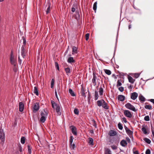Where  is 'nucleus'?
<instances>
[{
    "label": "nucleus",
    "instance_id": "f257e3e1",
    "mask_svg": "<svg viewBox=\"0 0 154 154\" xmlns=\"http://www.w3.org/2000/svg\"><path fill=\"white\" fill-rule=\"evenodd\" d=\"M23 45H22L21 48L20 53L22 58L24 59L25 58L26 54V40L24 38H23Z\"/></svg>",
    "mask_w": 154,
    "mask_h": 154
},
{
    "label": "nucleus",
    "instance_id": "f03ea898",
    "mask_svg": "<svg viewBox=\"0 0 154 154\" xmlns=\"http://www.w3.org/2000/svg\"><path fill=\"white\" fill-rule=\"evenodd\" d=\"M51 103L53 108L56 110L58 115H60L61 112L60 111V107L59 105L57 104L53 100L51 101Z\"/></svg>",
    "mask_w": 154,
    "mask_h": 154
},
{
    "label": "nucleus",
    "instance_id": "7ed1b4c3",
    "mask_svg": "<svg viewBox=\"0 0 154 154\" xmlns=\"http://www.w3.org/2000/svg\"><path fill=\"white\" fill-rule=\"evenodd\" d=\"M48 115V113L45 110L43 111H42L41 113V118H40V121L41 122L44 123L45 121L47 116Z\"/></svg>",
    "mask_w": 154,
    "mask_h": 154
},
{
    "label": "nucleus",
    "instance_id": "20e7f679",
    "mask_svg": "<svg viewBox=\"0 0 154 154\" xmlns=\"http://www.w3.org/2000/svg\"><path fill=\"white\" fill-rule=\"evenodd\" d=\"M125 106L126 108L131 110H132L134 112H136L137 111V109H136L135 107L131 103H128L125 104Z\"/></svg>",
    "mask_w": 154,
    "mask_h": 154
},
{
    "label": "nucleus",
    "instance_id": "39448f33",
    "mask_svg": "<svg viewBox=\"0 0 154 154\" xmlns=\"http://www.w3.org/2000/svg\"><path fill=\"white\" fill-rule=\"evenodd\" d=\"M32 111L33 112L35 113L39 109V105L38 103H34L32 106Z\"/></svg>",
    "mask_w": 154,
    "mask_h": 154
},
{
    "label": "nucleus",
    "instance_id": "423d86ee",
    "mask_svg": "<svg viewBox=\"0 0 154 154\" xmlns=\"http://www.w3.org/2000/svg\"><path fill=\"white\" fill-rule=\"evenodd\" d=\"M10 61L11 64L14 65V66H16V60L14 58L13 53L11 51L10 57Z\"/></svg>",
    "mask_w": 154,
    "mask_h": 154
},
{
    "label": "nucleus",
    "instance_id": "0eeeda50",
    "mask_svg": "<svg viewBox=\"0 0 154 154\" xmlns=\"http://www.w3.org/2000/svg\"><path fill=\"white\" fill-rule=\"evenodd\" d=\"M124 115L127 117L131 118L132 117V115L131 112L128 110H125L124 111Z\"/></svg>",
    "mask_w": 154,
    "mask_h": 154
},
{
    "label": "nucleus",
    "instance_id": "6e6552de",
    "mask_svg": "<svg viewBox=\"0 0 154 154\" xmlns=\"http://www.w3.org/2000/svg\"><path fill=\"white\" fill-rule=\"evenodd\" d=\"M72 133L75 136L77 135L76 128L74 126H71L70 127Z\"/></svg>",
    "mask_w": 154,
    "mask_h": 154
},
{
    "label": "nucleus",
    "instance_id": "1a4fd4ad",
    "mask_svg": "<svg viewBox=\"0 0 154 154\" xmlns=\"http://www.w3.org/2000/svg\"><path fill=\"white\" fill-rule=\"evenodd\" d=\"M138 94L137 93L134 92L131 93V98L133 100H135L137 97Z\"/></svg>",
    "mask_w": 154,
    "mask_h": 154
},
{
    "label": "nucleus",
    "instance_id": "9d476101",
    "mask_svg": "<svg viewBox=\"0 0 154 154\" xmlns=\"http://www.w3.org/2000/svg\"><path fill=\"white\" fill-rule=\"evenodd\" d=\"M19 106L20 111L22 112L23 111L24 107V105L23 103L22 102L19 103Z\"/></svg>",
    "mask_w": 154,
    "mask_h": 154
},
{
    "label": "nucleus",
    "instance_id": "9b49d317",
    "mask_svg": "<svg viewBox=\"0 0 154 154\" xmlns=\"http://www.w3.org/2000/svg\"><path fill=\"white\" fill-rule=\"evenodd\" d=\"M125 130L127 134H128L130 137L132 135L133 133V131H131L127 128H125Z\"/></svg>",
    "mask_w": 154,
    "mask_h": 154
},
{
    "label": "nucleus",
    "instance_id": "f8f14e48",
    "mask_svg": "<svg viewBox=\"0 0 154 154\" xmlns=\"http://www.w3.org/2000/svg\"><path fill=\"white\" fill-rule=\"evenodd\" d=\"M118 99L121 101H123L125 100V97L123 95H119L118 96Z\"/></svg>",
    "mask_w": 154,
    "mask_h": 154
},
{
    "label": "nucleus",
    "instance_id": "ddd939ff",
    "mask_svg": "<svg viewBox=\"0 0 154 154\" xmlns=\"http://www.w3.org/2000/svg\"><path fill=\"white\" fill-rule=\"evenodd\" d=\"M97 79V76L95 75L93 73V77L92 79V82L93 83V85L95 86L96 85L97 82L96 81V79Z\"/></svg>",
    "mask_w": 154,
    "mask_h": 154
},
{
    "label": "nucleus",
    "instance_id": "4468645a",
    "mask_svg": "<svg viewBox=\"0 0 154 154\" xmlns=\"http://www.w3.org/2000/svg\"><path fill=\"white\" fill-rule=\"evenodd\" d=\"M104 101H105L103 99L98 100L97 101V103L98 106L99 107L102 106Z\"/></svg>",
    "mask_w": 154,
    "mask_h": 154
},
{
    "label": "nucleus",
    "instance_id": "2eb2a0df",
    "mask_svg": "<svg viewBox=\"0 0 154 154\" xmlns=\"http://www.w3.org/2000/svg\"><path fill=\"white\" fill-rule=\"evenodd\" d=\"M120 144L123 147H125L127 145V142L125 140H122L120 142Z\"/></svg>",
    "mask_w": 154,
    "mask_h": 154
},
{
    "label": "nucleus",
    "instance_id": "dca6fc26",
    "mask_svg": "<svg viewBox=\"0 0 154 154\" xmlns=\"http://www.w3.org/2000/svg\"><path fill=\"white\" fill-rule=\"evenodd\" d=\"M116 132L113 130H111L109 133V135L111 136H116Z\"/></svg>",
    "mask_w": 154,
    "mask_h": 154
},
{
    "label": "nucleus",
    "instance_id": "f3484780",
    "mask_svg": "<svg viewBox=\"0 0 154 154\" xmlns=\"http://www.w3.org/2000/svg\"><path fill=\"white\" fill-rule=\"evenodd\" d=\"M102 106L103 108L106 109H109V106L108 104L107 103L105 102V101H104Z\"/></svg>",
    "mask_w": 154,
    "mask_h": 154
},
{
    "label": "nucleus",
    "instance_id": "a211bd4d",
    "mask_svg": "<svg viewBox=\"0 0 154 154\" xmlns=\"http://www.w3.org/2000/svg\"><path fill=\"white\" fill-rule=\"evenodd\" d=\"M72 54H76L77 53V48L76 47H72Z\"/></svg>",
    "mask_w": 154,
    "mask_h": 154
},
{
    "label": "nucleus",
    "instance_id": "6ab92c4d",
    "mask_svg": "<svg viewBox=\"0 0 154 154\" xmlns=\"http://www.w3.org/2000/svg\"><path fill=\"white\" fill-rule=\"evenodd\" d=\"M67 61L69 63H71L74 62V60L73 59V57H71L69 58Z\"/></svg>",
    "mask_w": 154,
    "mask_h": 154
},
{
    "label": "nucleus",
    "instance_id": "aec40b11",
    "mask_svg": "<svg viewBox=\"0 0 154 154\" xmlns=\"http://www.w3.org/2000/svg\"><path fill=\"white\" fill-rule=\"evenodd\" d=\"M88 143L89 145L93 146V140L91 138H89L88 139Z\"/></svg>",
    "mask_w": 154,
    "mask_h": 154
},
{
    "label": "nucleus",
    "instance_id": "412c9836",
    "mask_svg": "<svg viewBox=\"0 0 154 154\" xmlns=\"http://www.w3.org/2000/svg\"><path fill=\"white\" fill-rule=\"evenodd\" d=\"M94 100H96L98 99L99 95L97 91H95L94 94Z\"/></svg>",
    "mask_w": 154,
    "mask_h": 154
},
{
    "label": "nucleus",
    "instance_id": "4be33fe9",
    "mask_svg": "<svg viewBox=\"0 0 154 154\" xmlns=\"http://www.w3.org/2000/svg\"><path fill=\"white\" fill-rule=\"evenodd\" d=\"M81 93L82 95L84 97H86V95L83 88L82 87L81 89Z\"/></svg>",
    "mask_w": 154,
    "mask_h": 154
},
{
    "label": "nucleus",
    "instance_id": "5701e85b",
    "mask_svg": "<svg viewBox=\"0 0 154 154\" xmlns=\"http://www.w3.org/2000/svg\"><path fill=\"white\" fill-rule=\"evenodd\" d=\"M129 82L131 83H133L134 81V80L131 76H129L128 77Z\"/></svg>",
    "mask_w": 154,
    "mask_h": 154
},
{
    "label": "nucleus",
    "instance_id": "b1692460",
    "mask_svg": "<svg viewBox=\"0 0 154 154\" xmlns=\"http://www.w3.org/2000/svg\"><path fill=\"white\" fill-rule=\"evenodd\" d=\"M99 93L100 95V96H102L103 95V89L101 86H100L99 88Z\"/></svg>",
    "mask_w": 154,
    "mask_h": 154
},
{
    "label": "nucleus",
    "instance_id": "393cba45",
    "mask_svg": "<svg viewBox=\"0 0 154 154\" xmlns=\"http://www.w3.org/2000/svg\"><path fill=\"white\" fill-rule=\"evenodd\" d=\"M5 137V134L3 130H0V137Z\"/></svg>",
    "mask_w": 154,
    "mask_h": 154
},
{
    "label": "nucleus",
    "instance_id": "a878e982",
    "mask_svg": "<svg viewBox=\"0 0 154 154\" xmlns=\"http://www.w3.org/2000/svg\"><path fill=\"white\" fill-rule=\"evenodd\" d=\"M5 141V137H0V143L3 145Z\"/></svg>",
    "mask_w": 154,
    "mask_h": 154
},
{
    "label": "nucleus",
    "instance_id": "bb28decb",
    "mask_svg": "<svg viewBox=\"0 0 154 154\" xmlns=\"http://www.w3.org/2000/svg\"><path fill=\"white\" fill-rule=\"evenodd\" d=\"M139 97V100L142 102H144L145 100V98L141 95H140Z\"/></svg>",
    "mask_w": 154,
    "mask_h": 154
},
{
    "label": "nucleus",
    "instance_id": "cd10ccee",
    "mask_svg": "<svg viewBox=\"0 0 154 154\" xmlns=\"http://www.w3.org/2000/svg\"><path fill=\"white\" fill-rule=\"evenodd\" d=\"M69 92L72 96L74 97L75 96V95L74 94V92L72 89H69Z\"/></svg>",
    "mask_w": 154,
    "mask_h": 154
},
{
    "label": "nucleus",
    "instance_id": "c85d7f7f",
    "mask_svg": "<svg viewBox=\"0 0 154 154\" xmlns=\"http://www.w3.org/2000/svg\"><path fill=\"white\" fill-rule=\"evenodd\" d=\"M141 130L144 134H147L146 129L145 127H143L141 128Z\"/></svg>",
    "mask_w": 154,
    "mask_h": 154
},
{
    "label": "nucleus",
    "instance_id": "c756f323",
    "mask_svg": "<svg viewBox=\"0 0 154 154\" xmlns=\"http://www.w3.org/2000/svg\"><path fill=\"white\" fill-rule=\"evenodd\" d=\"M34 92L36 94V95H38V89L36 87H34Z\"/></svg>",
    "mask_w": 154,
    "mask_h": 154
},
{
    "label": "nucleus",
    "instance_id": "7c9ffc66",
    "mask_svg": "<svg viewBox=\"0 0 154 154\" xmlns=\"http://www.w3.org/2000/svg\"><path fill=\"white\" fill-rule=\"evenodd\" d=\"M65 70L67 74H68L70 73V70L69 68H65Z\"/></svg>",
    "mask_w": 154,
    "mask_h": 154
},
{
    "label": "nucleus",
    "instance_id": "2f4dec72",
    "mask_svg": "<svg viewBox=\"0 0 154 154\" xmlns=\"http://www.w3.org/2000/svg\"><path fill=\"white\" fill-rule=\"evenodd\" d=\"M144 140L146 143H147L148 144H150L151 143V141L150 140L147 138H144L143 139Z\"/></svg>",
    "mask_w": 154,
    "mask_h": 154
},
{
    "label": "nucleus",
    "instance_id": "473e14b6",
    "mask_svg": "<svg viewBox=\"0 0 154 154\" xmlns=\"http://www.w3.org/2000/svg\"><path fill=\"white\" fill-rule=\"evenodd\" d=\"M28 154H31V150L32 149V148L30 147V146L28 145Z\"/></svg>",
    "mask_w": 154,
    "mask_h": 154
},
{
    "label": "nucleus",
    "instance_id": "72a5a7b5",
    "mask_svg": "<svg viewBox=\"0 0 154 154\" xmlns=\"http://www.w3.org/2000/svg\"><path fill=\"white\" fill-rule=\"evenodd\" d=\"M118 126L119 128L121 130H122L123 129V126L119 122L118 124Z\"/></svg>",
    "mask_w": 154,
    "mask_h": 154
},
{
    "label": "nucleus",
    "instance_id": "f704fd0d",
    "mask_svg": "<svg viewBox=\"0 0 154 154\" xmlns=\"http://www.w3.org/2000/svg\"><path fill=\"white\" fill-rule=\"evenodd\" d=\"M97 8V2H95L93 5V10L95 11L96 10Z\"/></svg>",
    "mask_w": 154,
    "mask_h": 154
},
{
    "label": "nucleus",
    "instance_id": "c9c22d12",
    "mask_svg": "<svg viewBox=\"0 0 154 154\" xmlns=\"http://www.w3.org/2000/svg\"><path fill=\"white\" fill-rule=\"evenodd\" d=\"M105 72L106 74L109 75H110L111 73V71L110 70L108 69L105 70Z\"/></svg>",
    "mask_w": 154,
    "mask_h": 154
},
{
    "label": "nucleus",
    "instance_id": "e433bc0d",
    "mask_svg": "<svg viewBox=\"0 0 154 154\" xmlns=\"http://www.w3.org/2000/svg\"><path fill=\"white\" fill-rule=\"evenodd\" d=\"M25 137H23L21 139V142L22 144H24L25 143Z\"/></svg>",
    "mask_w": 154,
    "mask_h": 154
},
{
    "label": "nucleus",
    "instance_id": "4c0bfd02",
    "mask_svg": "<svg viewBox=\"0 0 154 154\" xmlns=\"http://www.w3.org/2000/svg\"><path fill=\"white\" fill-rule=\"evenodd\" d=\"M54 80V79H52L51 83V88H52L53 87Z\"/></svg>",
    "mask_w": 154,
    "mask_h": 154
},
{
    "label": "nucleus",
    "instance_id": "58836bf2",
    "mask_svg": "<svg viewBox=\"0 0 154 154\" xmlns=\"http://www.w3.org/2000/svg\"><path fill=\"white\" fill-rule=\"evenodd\" d=\"M70 148L74 150L75 149V145L74 143H73V144L72 143V145L70 144Z\"/></svg>",
    "mask_w": 154,
    "mask_h": 154
},
{
    "label": "nucleus",
    "instance_id": "ea45409f",
    "mask_svg": "<svg viewBox=\"0 0 154 154\" xmlns=\"http://www.w3.org/2000/svg\"><path fill=\"white\" fill-rule=\"evenodd\" d=\"M145 108L146 109H152V106L149 105H146L145 106Z\"/></svg>",
    "mask_w": 154,
    "mask_h": 154
},
{
    "label": "nucleus",
    "instance_id": "a19ab883",
    "mask_svg": "<svg viewBox=\"0 0 154 154\" xmlns=\"http://www.w3.org/2000/svg\"><path fill=\"white\" fill-rule=\"evenodd\" d=\"M74 113L76 115H78L79 114V111L77 109H74Z\"/></svg>",
    "mask_w": 154,
    "mask_h": 154
},
{
    "label": "nucleus",
    "instance_id": "79ce46f5",
    "mask_svg": "<svg viewBox=\"0 0 154 154\" xmlns=\"http://www.w3.org/2000/svg\"><path fill=\"white\" fill-rule=\"evenodd\" d=\"M73 140V138L72 136H70V140H69V143L70 144H71L72 143V142Z\"/></svg>",
    "mask_w": 154,
    "mask_h": 154
},
{
    "label": "nucleus",
    "instance_id": "37998d69",
    "mask_svg": "<svg viewBox=\"0 0 154 154\" xmlns=\"http://www.w3.org/2000/svg\"><path fill=\"white\" fill-rule=\"evenodd\" d=\"M144 119L145 121H148L149 120V116H145L144 118Z\"/></svg>",
    "mask_w": 154,
    "mask_h": 154
},
{
    "label": "nucleus",
    "instance_id": "c03bdc74",
    "mask_svg": "<svg viewBox=\"0 0 154 154\" xmlns=\"http://www.w3.org/2000/svg\"><path fill=\"white\" fill-rule=\"evenodd\" d=\"M122 84L121 82V81L119 80L117 82V87L121 86L122 85Z\"/></svg>",
    "mask_w": 154,
    "mask_h": 154
},
{
    "label": "nucleus",
    "instance_id": "a18cd8bd",
    "mask_svg": "<svg viewBox=\"0 0 154 154\" xmlns=\"http://www.w3.org/2000/svg\"><path fill=\"white\" fill-rule=\"evenodd\" d=\"M140 73H136L134 74V77L135 78H138L140 76Z\"/></svg>",
    "mask_w": 154,
    "mask_h": 154
},
{
    "label": "nucleus",
    "instance_id": "49530a36",
    "mask_svg": "<svg viewBox=\"0 0 154 154\" xmlns=\"http://www.w3.org/2000/svg\"><path fill=\"white\" fill-rule=\"evenodd\" d=\"M50 5H49V6L48 7V8L47 11H46V14H47L48 13H49L50 11Z\"/></svg>",
    "mask_w": 154,
    "mask_h": 154
},
{
    "label": "nucleus",
    "instance_id": "de8ad7c7",
    "mask_svg": "<svg viewBox=\"0 0 154 154\" xmlns=\"http://www.w3.org/2000/svg\"><path fill=\"white\" fill-rule=\"evenodd\" d=\"M55 66L56 69L58 70H59V67L58 63L57 62H55Z\"/></svg>",
    "mask_w": 154,
    "mask_h": 154
},
{
    "label": "nucleus",
    "instance_id": "09e8293b",
    "mask_svg": "<svg viewBox=\"0 0 154 154\" xmlns=\"http://www.w3.org/2000/svg\"><path fill=\"white\" fill-rule=\"evenodd\" d=\"M89 36V33H87L85 35V39L87 41L88 39Z\"/></svg>",
    "mask_w": 154,
    "mask_h": 154
},
{
    "label": "nucleus",
    "instance_id": "8fccbe9b",
    "mask_svg": "<svg viewBox=\"0 0 154 154\" xmlns=\"http://www.w3.org/2000/svg\"><path fill=\"white\" fill-rule=\"evenodd\" d=\"M22 59H20V55L19 54L18 57V62L20 64H21L22 62Z\"/></svg>",
    "mask_w": 154,
    "mask_h": 154
},
{
    "label": "nucleus",
    "instance_id": "3c124183",
    "mask_svg": "<svg viewBox=\"0 0 154 154\" xmlns=\"http://www.w3.org/2000/svg\"><path fill=\"white\" fill-rule=\"evenodd\" d=\"M150 153H151V152H150V149H147V150H146V152H145L146 154H150Z\"/></svg>",
    "mask_w": 154,
    "mask_h": 154
},
{
    "label": "nucleus",
    "instance_id": "603ef678",
    "mask_svg": "<svg viewBox=\"0 0 154 154\" xmlns=\"http://www.w3.org/2000/svg\"><path fill=\"white\" fill-rule=\"evenodd\" d=\"M106 154H111V152L110 150L108 149L106 151Z\"/></svg>",
    "mask_w": 154,
    "mask_h": 154
},
{
    "label": "nucleus",
    "instance_id": "864d4df0",
    "mask_svg": "<svg viewBox=\"0 0 154 154\" xmlns=\"http://www.w3.org/2000/svg\"><path fill=\"white\" fill-rule=\"evenodd\" d=\"M119 90L121 92H122L124 91V88L122 87H120L119 88Z\"/></svg>",
    "mask_w": 154,
    "mask_h": 154
},
{
    "label": "nucleus",
    "instance_id": "5fc2aeb1",
    "mask_svg": "<svg viewBox=\"0 0 154 154\" xmlns=\"http://www.w3.org/2000/svg\"><path fill=\"white\" fill-rule=\"evenodd\" d=\"M112 149L113 150L116 149H117V147L115 145H113L111 146Z\"/></svg>",
    "mask_w": 154,
    "mask_h": 154
},
{
    "label": "nucleus",
    "instance_id": "6e6d98bb",
    "mask_svg": "<svg viewBox=\"0 0 154 154\" xmlns=\"http://www.w3.org/2000/svg\"><path fill=\"white\" fill-rule=\"evenodd\" d=\"M55 96H56V98H57V100L59 101V99L58 97V96L57 95V92L56 91H55Z\"/></svg>",
    "mask_w": 154,
    "mask_h": 154
},
{
    "label": "nucleus",
    "instance_id": "4d7b16f0",
    "mask_svg": "<svg viewBox=\"0 0 154 154\" xmlns=\"http://www.w3.org/2000/svg\"><path fill=\"white\" fill-rule=\"evenodd\" d=\"M126 140L129 143H130L131 142V140H130V139H129V138H128V137H127L126 138Z\"/></svg>",
    "mask_w": 154,
    "mask_h": 154
},
{
    "label": "nucleus",
    "instance_id": "13d9d810",
    "mask_svg": "<svg viewBox=\"0 0 154 154\" xmlns=\"http://www.w3.org/2000/svg\"><path fill=\"white\" fill-rule=\"evenodd\" d=\"M122 119L123 121L125 123H126L127 122V121L126 120V119L125 117H123L122 118Z\"/></svg>",
    "mask_w": 154,
    "mask_h": 154
},
{
    "label": "nucleus",
    "instance_id": "bf43d9fd",
    "mask_svg": "<svg viewBox=\"0 0 154 154\" xmlns=\"http://www.w3.org/2000/svg\"><path fill=\"white\" fill-rule=\"evenodd\" d=\"M75 11V8L74 7H72L71 8V11L72 12H74Z\"/></svg>",
    "mask_w": 154,
    "mask_h": 154
},
{
    "label": "nucleus",
    "instance_id": "052dcab7",
    "mask_svg": "<svg viewBox=\"0 0 154 154\" xmlns=\"http://www.w3.org/2000/svg\"><path fill=\"white\" fill-rule=\"evenodd\" d=\"M15 67L14 68V72H16L17 71V68L16 66H15Z\"/></svg>",
    "mask_w": 154,
    "mask_h": 154
},
{
    "label": "nucleus",
    "instance_id": "680f3d73",
    "mask_svg": "<svg viewBox=\"0 0 154 154\" xmlns=\"http://www.w3.org/2000/svg\"><path fill=\"white\" fill-rule=\"evenodd\" d=\"M93 126L95 128H97V125H96V124L95 122V121L94 120V125H93Z\"/></svg>",
    "mask_w": 154,
    "mask_h": 154
},
{
    "label": "nucleus",
    "instance_id": "e2e57ef3",
    "mask_svg": "<svg viewBox=\"0 0 154 154\" xmlns=\"http://www.w3.org/2000/svg\"><path fill=\"white\" fill-rule=\"evenodd\" d=\"M150 101L152 102L154 104V99H151L150 100Z\"/></svg>",
    "mask_w": 154,
    "mask_h": 154
},
{
    "label": "nucleus",
    "instance_id": "0e129e2a",
    "mask_svg": "<svg viewBox=\"0 0 154 154\" xmlns=\"http://www.w3.org/2000/svg\"><path fill=\"white\" fill-rule=\"evenodd\" d=\"M134 154H139L137 151H136L134 152Z\"/></svg>",
    "mask_w": 154,
    "mask_h": 154
},
{
    "label": "nucleus",
    "instance_id": "69168bd1",
    "mask_svg": "<svg viewBox=\"0 0 154 154\" xmlns=\"http://www.w3.org/2000/svg\"><path fill=\"white\" fill-rule=\"evenodd\" d=\"M152 134L153 136H154V132L153 131H152Z\"/></svg>",
    "mask_w": 154,
    "mask_h": 154
},
{
    "label": "nucleus",
    "instance_id": "338daca9",
    "mask_svg": "<svg viewBox=\"0 0 154 154\" xmlns=\"http://www.w3.org/2000/svg\"><path fill=\"white\" fill-rule=\"evenodd\" d=\"M152 134L153 136H154V132L153 131H152Z\"/></svg>",
    "mask_w": 154,
    "mask_h": 154
},
{
    "label": "nucleus",
    "instance_id": "774afa93",
    "mask_svg": "<svg viewBox=\"0 0 154 154\" xmlns=\"http://www.w3.org/2000/svg\"><path fill=\"white\" fill-rule=\"evenodd\" d=\"M131 28V25H130L129 26V29H130Z\"/></svg>",
    "mask_w": 154,
    "mask_h": 154
}]
</instances>
